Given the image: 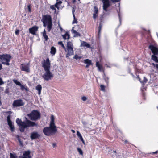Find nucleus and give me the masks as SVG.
<instances>
[{"instance_id": "obj_1", "label": "nucleus", "mask_w": 158, "mask_h": 158, "mask_svg": "<svg viewBox=\"0 0 158 158\" xmlns=\"http://www.w3.org/2000/svg\"><path fill=\"white\" fill-rule=\"evenodd\" d=\"M26 120L25 122H22L21 119L17 118L16 122L19 127V130L21 132L24 131L25 129L28 127L37 126L38 125L35 122L29 120L25 117Z\"/></svg>"}, {"instance_id": "obj_2", "label": "nucleus", "mask_w": 158, "mask_h": 158, "mask_svg": "<svg viewBox=\"0 0 158 158\" xmlns=\"http://www.w3.org/2000/svg\"><path fill=\"white\" fill-rule=\"evenodd\" d=\"M11 56L8 54H5L0 55V70L2 69V64L9 66V62L11 59Z\"/></svg>"}, {"instance_id": "obj_3", "label": "nucleus", "mask_w": 158, "mask_h": 158, "mask_svg": "<svg viewBox=\"0 0 158 158\" xmlns=\"http://www.w3.org/2000/svg\"><path fill=\"white\" fill-rule=\"evenodd\" d=\"M57 131L56 126L51 125L49 127H45L43 129V132L46 135L49 136L55 134Z\"/></svg>"}, {"instance_id": "obj_4", "label": "nucleus", "mask_w": 158, "mask_h": 158, "mask_svg": "<svg viewBox=\"0 0 158 158\" xmlns=\"http://www.w3.org/2000/svg\"><path fill=\"white\" fill-rule=\"evenodd\" d=\"M30 119L32 121H36L40 118V114L37 110H33L27 114Z\"/></svg>"}, {"instance_id": "obj_5", "label": "nucleus", "mask_w": 158, "mask_h": 158, "mask_svg": "<svg viewBox=\"0 0 158 158\" xmlns=\"http://www.w3.org/2000/svg\"><path fill=\"white\" fill-rule=\"evenodd\" d=\"M149 48L154 54L152 56V59L156 62L158 63L157 57L155 55L158 54V49L153 45H150Z\"/></svg>"}, {"instance_id": "obj_6", "label": "nucleus", "mask_w": 158, "mask_h": 158, "mask_svg": "<svg viewBox=\"0 0 158 158\" xmlns=\"http://www.w3.org/2000/svg\"><path fill=\"white\" fill-rule=\"evenodd\" d=\"M41 64L42 67L44 68V71L50 70L51 63L48 58H47L46 60L44 59Z\"/></svg>"}, {"instance_id": "obj_7", "label": "nucleus", "mask_w": 158, "mask_h": 158, "mask_svg": "<svg viewBox=\"0 0 158 158\" xmlns=\"http://www.w3.org/2000/svg\"><path fill=\"white\" fill-rule=\"evenodd\" d=\"M45 72L42 76V78L44 80L48 81L51 80L53 76L50 70L45 71Z\"/></svg>"}, {"instance_id": "obj_8", "label": "nucleus", "mask_w": 158, "mask_h": 158, "mask_svg": "<svg viewBox=\"0 0 158 158\" xmlns=\"http://www.w3.org/2000/svg\"><path fill=\"white\" fill-rule=\"evenodd\" d=\"M30 151L24 152L23 155V156H20L19 158H28L30 156ZM10 158H18V156L15 154L10 153Z\"/></svg>"}, {"instance_id": "obj_9", "label": "nucleus", "mask_w": 158, "mask_h": 158, "mask_svg": "<svg viewBox=\"0 0 158 158\" xmlns=\"http://www.w3.org/2000/svg\"><path fill=\"white\" fill-rule=\"evenodd\" d=\"M20 69L22 71L26 72L27 73L30 72V65L29 63L26 64H22L20 66Z\"/></svg>"}, {"instance_id": "obj_10", "label": "nucleus", "mask_w": 158, "mask_h": 158, "mask_svg": "<svg viewBox=\"0 0 158 158\" xmlns=\"http://www.w3.org/2000/svg\"><path fill=\"white\" fill-rule=\"evenodd\" d=\"M11 116L9 114L7 117V120L8 125L9 126L10 129L12 132H13L15 130V127L13 125L12 123L10 120Z\"/></svg>"}, {"instance_id": "obj_11", "label": "nucleus", "mask_w": 158, "mask_h": 158, "mask_svg": "<svg viewBox=\"0 0 158 158\" xmlns=\"http://www.w3.org/2000/svg\"><path fill=\"white\" fill-rule=\"evenodd\" d=\"M24 103L21 99H18L14 101L13 106L14 107H19L23 106Z\"/></svg>"}, {"instance_id": "obj_12", "label": "nucleus", "mask_w": 158, "mask_h": 158, "mask_svg": "<svg viewBox=\"0 0 158 158\" xmlns=\"http://www.w3.org/2000/svg\"><path fill=\"white\" fill-rule=\"evenodd\" d=\"M39 27L38 26H34L29 29V31L30 33L33 35H36V32L38 31Z\"/></svg>"}, {"instance_id": "obj_13", "label": "nucleus", "mask_w": 158, "mask_h": 158, "mask_svg": "<svg viewBox=\"0 0 158 158\" xmlns=\"http://www.w3.org/2000/svg\"><path fill=\"white\" fill-rule=\"evenodd\" d=\"M50 15H44L43 18V26L44 27L47 26L48 21Z\"/></svg>"}, {"instance_id": "obj_14", "label": "nucleus", "mask_w": 158, "mask_h": 158, "mask_svg": "<svg viewBox=\"0 0 158 158\" xmlns=\"http://www.w3.org/2000/svg\"><path fill=\"white\" fill-rule=\"evenodd\" d=\"M110 2H108L102 3L103 9V10H104L105 12H107L108 11L107 8H108L110 6Z\"/></svg>"}, {"instance_id": "obj_15", "label": "nucleus", "mask_w": 158, "mask_h": 158, "mask_svg": "<svg viewBox=\"0 0 158 158\" xmlns=\"http://www.w3.org/2000/svg\"><path fill=\"white\" fill-rule=\"evenodd\" d=\"M52 19L51 16H50L48 23L47 25V29L48 32H50L52 27Z\"/></svg>"}, {"instance_id": "obj_16", "label": "nucleus", "mask_w": 158, "mask_h": 158, "mask_svg": "<svg viewBox=\"0 0 158 158\" xmlns=\"http://www.w3.org/2000/svg\"><path fill=\"white\" fill-rule=\"evenodd\" d=\"M40 135L37 132H34L31 133L30 138L32 140L36 139L39 138Z\"/></svg>"}, {"instance_id": "obj_17", "label": "nucleus", "mask_w": 158, "mask_h": 158, "mask_svg": "<svg viewBox=\"0 0 158 158\" xmlns=\"http://www.w3.org/2000/svg\"><path fill=\"white\" fill-rule=\"evenodd\" d=\"M67 50L68 53L66 55V57L73 55L74 51L73 48H67Z\"/></svg>"}, {"instance_id": "obj_18", "label": "nucleus", "mask_w": 158, "mask_h": 158, "mask_svg": "<svg viewBox=\"0 0 158 158\" xmlns=\"http://www.w3.org/2000/svg\"><path fill=\"white\" fill-rule=\"evenodd\" d=\"M42 35L44 38L45 41H47L48 40L49 38L46 34L45 29L44 30L43 32H42Z\"/></svg>"}, {"instance_id": "obj_19", "label": "nucleus", "mask_w": 158, "mask_h": 158, "mask_svg": "<svg viewBox=\"0 0 158 158\" xmlns=\"http://www.w3.org/2000/svg\"><path fill=\"white\" fill-rule=\"evenodd\" d=\"M35 89L38 91V94L40 95L41 94V91L42 90V87L39 84L36 86Z\"/></svg>"}, {"instance_id": "obj_20", "label": "nucleus", "mask_w": 158, "mask_h": 158, "mask_svg": "<svg viewBox=\"0 0 158 158\" xmlns=\"http://www.w3.org/2000/svg\"><path fill=\"white\" fill-rule=\"evenodd\" d=\"M81 46L86 47L87 48H89L90 47V45L89 44L87 43V42L84 41H83L81 44Z\"/></svg>"}, {"instance_id": "obj_21", "label": "nucleus", "mask_w": 158, "mask_h": 158, "mask_svg": "<svg viewBox=\"0 0 158 158\" xmlns=\"http://www.w3.org/2000/svg\"><path fill=\"white\" fill-rule=\"evenodd\" d=\"M73 28L72 29V31L74 34V37H77L78 36H80V33L79 32L77 31H76L73 30Z\"/></svg>"}, {"instance_id": "obj_22", "label": "nucleus", "mask_w": 158, "mask_h": 158, "mask_svg": "<svg viewBox=\"0 0 158 158\" xmlns=\"http://www.w3.org/2000/svg\"><path fill=\"white\" fill-rule=\"evenodd\" d=\"M62 37L64 40H65L67 39L69 40L70 38V35L68 32H66L65 34L62 35Z\"/></svg>"}, {"instance_id": "obj_23", "label": "nucleus", "mask_w": 158, "mask_h": 158, "mask_svg": "<svg viewBox=\"0 0 158 158\" xmlns=\"http://www.w3.org/2000/svg\"><path fill=\"white\" fill-rule=\"evenodd\" d=\"M56 52V48L54 47H52L51 48L50 53L52 55H55Z\"/></svg>"}, {"instance_id": "obj_24", "label": "nucleus", "mask_w": 158, "mask_h": 158, "mask_svg": "<svg viewBox=\"0 0 158 158\" xmlns=\"http://www.w3.org/2000/svg\"><path fill=\"white\" fill-rule=\"evenodd\" d=\"M51 121H50V124L51 125H53V126H56L54 123V116L52 115L51 117Z\"/></svg>"}, {"instance_id": "obj_25", "label": "nucleus", "mask_w": 158, "mask_h": 158, "mask_svg": "<svg viewBox=\"0 0 158 158\" xmlns=\"http://www.w3.org/2000/svg\"><path fill=\"white\" fill-rule=\"evenodd\" d=\"M84 63L85 64L89 65H91L92 64L91 61L88 59L85 60H84Z\"/></svg>"}, {"instance_id": "obj_26", "label": "nucleus", "mask_w": 158, "mask_h": 158, "mask_svg": "<svg viewBox=\"0 0 158 158\" xmlns=\"http://www.w3.org/2000/svg\"><path fill=\"white\" fill-rule=\"evenodd\" d=\"M73 48V44L70 41L68 42L67 48Z\"/></svg>"}, {"instance_id": "obj_27", "label": "nucleus", "mask_w": 158, "mask_h": 158, "mask_svg": "<svg viewBox=\"0 0 158 158\" xmlns=\"http://www.w3.org/2000/svg\"><path fill=\"white\" fill-rule=\"evenodd\" d=\"M62 3V2L61 1H57L56 3L55 4V6L56 8L58 9L59 8V7L58 6L60 5Z\"/></svg>"}, {"instance_id": "obj_28", "label": "nucleus", "mask_w": 158, "mask_h": 158, "mask_svg": "<svg viewBox=\"0 0 158 158\" xmlns=\"http://www.w3.org/2000/svg\"><path fill=\"white\" fill-rule=\"evenodd\" d=\"M119 11L118 10L117 12H118V16L119 17V22H120V25H121V17L120 16V8H119Z\"/></svg>"}, {"instance_id": "obj_29", "label": "nucleus", "mask_w": 158, "mask_h": 158, "mask_svg": "<svg viewBox=\"0 0 158 158\" xmlns=\"http://www.w3.org/2000/svg\"><path fill=\"white\" fill-rule=\"evenodd\" d=\"M14 82L17 85L20 86L21 85V83L19 81H18L16 80H13Z\"/></svg>"}, {"instance_id": "obj_30", "label": "nucleus", "mask_w": 158, "mask_h": 158, "mask_svg": "<svg viewBox=\"0 0 158 158\" xmlns=\"http://www.w3.org/2000/svg\"><path fill=\"white\" fill-rule=\"evenodd\" d=\"M58 44L59 45H61V46L65 50H66V48L64 46V45L63 44V43L62 41H59L58 42Z\"/></svg>"}, {"instance_id": "obj_31", "label": "nucleus", "mask_w": 158, "mask_h": 158, "mask_svg": "<svg viewBox=\"0 0 158 158\" xmlns=\"http://www.w3.org/2000/svg\"><path fill=\"white\" fill-rule=\"evenodd\" d=\"M77 135L80 139H82V138H83L82 137V136L81 134V133H80V132L79 131H77Z\"/></svg>"}, {"instance_id": "obj_32", "label": "nucleus", "mask_w": 158, "mask_h": 158, "mask_svg": "<svg viewBox=\"0 0 158 158\" xmlns=\"http://www.w3.org/2000/svg\"><path fill=\"white\" fill-rule=\"evenodd\" d=\"M77 150L80 155H83V152L82 151L81 148H77Z\"/></svg>"}, {"instance_id": "obj_33", "label": "nucleus", "mask_w": 158, "mask_h": 158, "mask_svg": "<svg viewBox=\"0 0 158 158\" xmlns=\"http://www.w3.org/2000/svg\"><path fill=\"white\" fill-rule=\"evenodd\" d=\"M75 11V7L74 6L72 7V14H73V17H74V18H75V14H74Z\"/></svg>"}, {"instance_id": "obj_34", "label": "nucleus", "mask_w": 158, "mask_h": 158, "mask_svg": "<svg viewBox=\"0 0 158 158\" xmlns=\"http://www.w3.org/2000/svg\"><path fill=\"white\" fill-rule=\"evenodd\" d=\"M94 13H95L96 14H97L98 13V8L97 7L95 6L94 7Z\"/></svg>"}, {"instance_id": "obj_35", "label": "nucleus", "mask_w": 158, "mask_h": 158, "mask_svg": "<svg viewBox=\"0 0 158 158\" xmlns=\"http://www.w3.org/2000/svg\"><path fill=\"white\" fill-rule=\"evenodd\" d=\"M148 81V79L146 78L145 77H144V80L142 81V84H144V83L147 82Z\"/></svg>"}, {"instance_id": "obj_36", "label": "nucleus", "mask_w": 158, "mask_h": 158, "mask_svg": "<svg viewBox=\"0 0 158 158\" xmlns=\"http://www.w3.org/2000/svg\"><path fill=\"white\" fill-rule=\"evenodd\" d=\"M82 123L83 124V125L85 127V128L87 127L86 125L87 124V123L85 121H82Z\"/></svg>"}, {"instance_id": "obj_37", "label": "nucleus", "mask_w": 158, "mask_h": 158, "mask_svg": "<svg viewBox=\"0 0 158 158\" xmlns=\"http://www.w3.org/2000/svg\"><path fill=\"white\" fill-rule=\"evenodd\" d=\"M102 27V25L101 23H100L99 26V30L98 31V34L100 33V31Z\"/></svg>"}, {"instance_id": "obj_38", "label": "nucleus", "mask_w": 158, "mask_h": 158, "mask_svg": "<svg viewBox=\"0 0 158 158\" xmlns=\"http://www.w3.org/2000/svg\"><path fill=\"white\" fill-rule=\"evenodd\" d=\"M81 58V57L79 56L78 55H75L73 57V58L75 59H80Z\"/></svg>"}, {"instance_id": "obj_39", "label": "nucleus", "mask_w": 158, "mask_h": 158, "mask_svg": "<svg viewBox=\"0 0 158 158\" xmlns=\"http://www.w3.org/2000/svg\"><path fill=\"white\" fill-rule=\"evenodd\" d=\"M104 78L106 83L108 84L109 82V78L108 77H105Z\"/></svg>"}, {"instance_id": "obj_40", "label": "nucleus", "mask_w": 158, "mask_h": 158, "mask_svg": "<svg viewBox=\"0 0 158 158\" xmlns=\"http://www.w3.org/2000/svg\"><path fill=\"white\" fill-rule=\"evenodd\" d=\"M74 19L73 21V23H77V19L75 18H75L73 17Z\"/></svg>"}, {"instance_id": "obj_41", "label": "nucleus", "mask_w": 158, "mask_h": 158, "mask_svg": "<svg viewBox=\"0 0 158 158\" xmlns=\"http://www.w3.org/2000/svg\"><path fill=\"white\" fill-rule=\"evenodd\" d=\"M101 89V90L104 91L105 90V86L103 85H100Z\"/></svg>"}, {"instance_id": "obj_42", "label": "nucleus", "mask_w": 158, "mask_h": 158, "mask_svg": "<svg viewBox=\"0 0 158 158\" xmlns=\"http://www.w3.org/2000/svg\"><path fill=\"white\" fill-rule=\"evenodd\" d=\"M27 9H28V11L29 12H31V5H29L27 6Z\"/></svg>"}, {"instance_id": "obj_43", "label": "nucleus", "mask_w": 158, "mask_h": 158, "mask_svg": "<svg viewBox=\"0 0 158 158\" xmlns=\"http://www.w3.org/2000/svg\"><path fill=\"white\" fill-rule=\"evenodd\" d=\"M58 27L60 28V31L61 32L63 30V29H62V28L61 27V25H60V24L59 23H58Z\"/></svg>"}, {"instance_id": "obj_44", "label": "nucleus", "mask_w": 158, "mask_h": 158, "mask_svg": "<svg viewBox=\"0 0 158 158\" xmlns=\"http://www.w3.org/2000/svg\"><path fill=\"white\" fill-rule=\"evenodd\" d=\"M4 82L3 81L2 78L0 77V85L4 84Z\"/></svg>"}, {"instance_id": "obj_45", "label": "nucleus", "mask_w": 158, "mask_h": 158, "mask_svg": "<svg viewBox=\"0 0 158 158\" xmlns=\"http://www.w3.org/2000/svg\"><path fill=\"white\" fill-rule=\"evenodd\" d=\"M120 0H111L110 2L112 3H114L118 2Z\"/></svg>"}, {"instance_id": "obj_46", "label": "nucleus", "mask_w": 158, "mask_h": 158, "mask_svg": "<svg viewBox=\"0 0 158 158\" xmlns=\"http://www.w3.org/2000/svg\"><path fill=\"white\" fill-rule=\"evenodd\" d=\"M9 88L8 87H6L5 91V93L6 94H8L9 93Z\"/></svg>"}, {"instance_id": "obj_47", "label": "nucleus", "mask_w": 158, "mask_h": 158, "mask_svg": "<svg viewBox=\"0 0 158 158\" xmlns=\"http://www.w3.org/2000/svg\"><path fill=\"white\" fill-rule=\"evenodd\" d=\"M50 8L52 10H56V9L55 8V7H56L55 6H55H53V5L51 6H50Z\"/></svg>"}, {"instance_id": "obj_48", "label": "nucleus", "mask_w": 158, "mask_h": 158, "mask_svg": "<svg viewBox=\"0 0 158 158\" xmlns=\"http://www.w3.org/2000/svg\"><path fill=\"white\" fill-rule=\"evenodd\" d=\"M98 70L100 71H102V66L98 67Z\"/></svg>"}, {"instance_id": "obj_49", "label": "nucleus", "mask_w": 158, "mask_h": 158, "mask_svg": "<svg viewBox=\"0 0 158 158\" xmlns=\"http://www.w3.org/2000/svg\"><path fill=\"white\" fill-rule=\"evenodd\" d=\"M87 99V98L86 97L83 96L82 98V100L83 101H85Z\"/></svg>"}, {"instance_id": "obj_50", "label": "nucleus", "mask_w": 158, "mask_h": 158, "mask_svg": "<svg viewBox=\"0 0 158 158\" xmlns=\"http://www.w3.org/2000/svg\"><path fill=\"white\" fill-rule=\"evenodd\" d=\"M15 33L16 35H18L19 33V30H17L16 31H15Z\"/></svg>"}, {"instance_id": "obj_51", "label": "nucleus", "mask_w": 158, "mask_h": 158, "mask_svg": "<svg viewBox=\"0 0 158 158\" xmlns=\"http://www.w3.org/2000/svg\"><path fill=\"white\" fill-rule=\"evenodd\" d=\"M96 66L98 68V67L101 66L100 65L99 63L98 62H97L96 63Z\"/></svg>"}, {"instance_id": "obj_52", "label": "nucleus", "mask_w": 158, "mask_h": 158, "mask_svg": "<svg viewBox=\"0 0 158 158\" xmlns=\"http://www.w3.org/2000/svg\"><path fill=\"white\" fill-rule=\"evenodd\" d=\"M152 65L158 69V64H155L154 63H152Z\"/></svg>"}, {"instance_id": "obj_53", "label": "nucleus", "mask_w": 158, "mask_h": 158, "mask_svg": "<svg viewBox=\"0 0 158 158\" xmlns=\"http://www.w3.org/2000/svg\"><path fill=\"white\" fill-rule=\"evenodd\" d=\"M96 15V14L95 13H93V17L94 19H95L96 18L97 15Z\"/></svg>"}, {"instance_id": "obj_54", "label": "nucleus", "mask_w": 158, "mask_h": 158, "mask_svg": "<svg viewBox=\"0 0 158 158\" xmlns=\"http://www.w3.org/2000/svg\"><path fill=\"white\" fill-rule=\"evenodd\" d=\"M102 3L110 2L109 0H101Z\"/></svg>"}, {"instance_id": "obj_55", "label": "nucleus", "mask_w": 158, "mask_h": 158, "mask_svg": "<svg viewBox=\"0 0 158 158\" xmlns=\"http://www.w3.org/2000/svg\"><path fill=\"white\" fill-rule=\"evenodd\" d=\"M20 86L21 87V89L22 90H23L25 89L24 87L22 85H20Z\"/></svg>"}, {"instance_id": "obj_56", "label": "nucleus", "mask_w": 158, "mask_h": 158, "mask_svg": "<svg viewBox=\"0 0 158 158\" xmlns=\"http://www.w3.org/2000/svg\"><path fill=\"white\" fill-rule=\"evenodd\" d=\"M80 140L82 141V143H83L84 144H85V142H84V140H83V138H82V139H81Z\"/></svg>"}, {"instance_id": "obj_57", "label": "nucleus", "mask_w": 158, "mask_h": 158, "mask_svg": "<svg viewBox=\"0 0 158 158\" xmlns=\"http://www.w3.org/2000/svg\"><path fill=\"white\" fill-rule=\"evenodd\" d=\"M139 81L142 84V81H141V79L139 78Z\"/></svg>"}, {"instance_id": "obj_58", "label": "nucleus", "mask_w": 158, "mask_h": 158, "mask_svg": "<svg viewBox=\"0 0 158 158\" xmlns=\"http://www.w3.org/2000/svg\"><path fill=\"white\" fill-rule=\"evenodd\" d=\"M90 65H89V64H87L85 66V67H86V68H88L89 67V66Z\"/></svg>"}, {"instance_id": "obj_59", "label": "nucleus", "mask_w": 158, "mask_h": 158, "mask_svg": "<svg viewBox=\"0 0 158 158\" xmlns=\"http://www.w3.org/2000/svg\"><path fill=\"white\" fill-rule=\"evenodd\" d=\"M19 142L20 144L21 145H22V142H21V141L20 140V139H19Z\"/></svg>"}, {"instance_id": "obj_60", "label": "nucleus", "mask_w": 158, "mask_h": 158, "mask_svg": "<svg viewBox=\"0 0 158 158\" xmlns=\"http://www.w3.org/2000/svg\"><path fill=\"white\" fill-rule=\"evenodd\" d=\"M76 2V0H72V2L73 3H74Z\"/></svg>"}, {"instance_id": "obj_61", "label": "nucleus", "mask_w": 158, "mask_h": 158, "mask_svg": "<svg viewBox=\"0 0 158 158\" xmlns=\"http://www.w3.org/2000/svg\"><path fill=\"white\" fill-rule=\"evenodd\" d=\"M56 144L55 143H53L52 145L53 147H55V146H56Z\"/></svg>"}, {"instance_id": "obj_62", "label": "nucleus", "mask_w": 158, "mask_h": 158, "mask_svg": "<svg viewBox=\"0 0 158 158\" xmlns=\"http://www.w3.org/2000/svg\"><path fill=\"white\" fill-rule=\"evenodd\" d=\"M71 131H72L73 133H75V131H74V130H71Z\"/></svg>"}, {"instance_id": "obj_63", "label": "nucleus", "mask_w": 158, "mask_h": 158, "mask_svg": "<svg viewBox=\"0 0 158 158\" xmlns=\"http://www.w3.org/2000/svg\"><path fill=\"white\" fill-rule=\"evenodd\" d=\"M7 113H9L10 114H11L12 112L10 111H8V112H7Z\"/></svg>"}, {"instance_id": "obj_64", "label": "nucleus", "mask_w": 158, "mask_h": 158, "mask_svg": "<svg viewBox=\"0 0 158 158\" xmlns=\"http://www.w3.org/2000/svg\"><path fill=\"white\" fill-rule=\"evenodd\" d=\"M157 151H156L155 152H153V154H156V153H157Z\"/></svg>"}]
</instances>
